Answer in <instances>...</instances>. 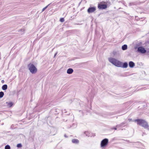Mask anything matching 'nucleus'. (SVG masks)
<instances>
[{"label": "nucleus", "mask_w": 149, "mask_h": 149, "mask_svg": "<svg viewBox=\"0 0 149 149\" xmlns=\"http://www.w3.org/2000/svg\"><path fill=\"white\" fill-rule=\"evenodd\" d=\"M109 61L110 63L118 67L126 68L128 66V65L127 62H125L123 63L122 62L114 58L110 57L109 58Z\"/></svg>", "instance_id": "obj_1"}, {"label": "nucleus", "mask_w": 149, "mask_h": 149, "mask_svg": "<svg viewBox=\"0 0 149 149\" xmlns=\"http://www.w3.org/2000/svg\"><path fill=\"white\" fill-rule=\"evenodd\" d=\"M135 122H137V124L142 126L144 128L149 130V125L148 123L145 120L142 119H137L134 120Z\"/></svg>", "instance_id": "obj_2"}, {"label": "nucleus", "mask_w": 149, "mask_h": 149, "mask_svg": "<svg viewBox=\"0 0 149 149\" xmlns=\"http://www.w3.org/2000/svg\"><path fill=\"white\" fill-rule=\"evenodd\" d=\"M29 70L32 74L36 73L37 71V69L35 66L33 64L30 63L28 65Z\"/></svg>", "instance_id": "obj_3"}, {"label": "nucleus", "mask_w": 149, "mask_h": 149, "mask_svg": "<svg viewBox=\"0 0 149 149\" xmlns=\"http://www.w3.org/2000/svg\"><path fill=\"white\" fill-rule=\"evenodd\" d=\"M136 46L135 47V49H137V52L143 54H145L146 52V50L143 46L137 47V46L138 45L137 44L136 45Z\"/></svg>", "instance_id": "obj_4"}, {"label": "nucleus", "mask_w": 149, "mask_h": 149, "mask_svg": "<svg viewBox=\"0 0 149 149\" xmlns=\"http://www.w3.org/2000/svg\"><path fill=\"white\" fill-rule=\"evenodd\" d=\"M97 7L99 9H105L107 8V5L106 4H102V2L98 3Z\"/></svg>", "instance_id": "obj_5"}, {"label": "nucleus", "mask_w": 149, "mask_h": 149, "mask_svg": "<svg viewBox=\"0 0 149 149\" xmlns=\"http://www.w3.org/2000/svg\"><path fill=\"white\" fill-rule=\"evenodd\" d=\"M108 142V140L107 139H103L101 142V146L102 147H104L107 145Z\"/></svg>", "instance_id": "obj_6"}, {"label": "nucleus", "mask_w": 149, "mask_h": 149, "mask_svg": "<svg viewBox=\"0 0 149 149\" xmlns=\"http://www.w3.org/2000/svg\"><path fill=\"white\" fill-rule=\"evenodd\" d=\"M96 9V8L95 7H90L88 9L87 12L89 13H92L94 12Z\"/></svg>", "instance_id": "obj_7"}, {"label": "nucleus", "mask_w": 149, "mask_h": 149, "mask_svg": "<svg viewBox=\"0 0 149 149\" xmlns=\"http://www.w3.org/2000/svg\"><path fill=\"white\" fill-rule=\"evenodd\" d=\"M129 67L130 68H133L135 65V64L132 61H130L129 62Z\"/></svg>", "instance_id": "obj_8"}, {"label": "nucleus", "mask_w": 149, "mask_h": 149, "mask_svg": "<svg viewBox=\"0 0 149 149\" xmlns=\"http://www.w3.org/2000/svg\"><path fill=\"white\" fill-rule=\"evenodd\" d=\"M73 70L72 69L69 68L67 70V72L68 74H70L73 73Z\"/></svg>", "instance_id": "obj_9"}, {"label": "nucleus", "mask_w": 149, "mask_h": 149, "mask_svg": "<svg viewBox=\"0 0 149 149\" xmlns=\"http://www.w3.org/2000/svg\"><path fill=\"white\" fill-rule=\"evenodd\" d=\"M72 142L75 144H78L79 143V141L77 139H73L72 140Z\"/></svg>", "instance_id": "obj_10"}, {"label": "nucleus", "mask_w": 149, "mask_h": 149, "mask_svg": "<svg viewBox=\"0 0 149 149\" xmlns=\"http://www.w3.org/2000/svg\"><path fill=\"white\" fill-rule=\"evenodd\" d=\"M6 104H7V106H8L9 107H11L12 106L13 104V103L12 102H6Z\"/></svg>", "instance_id": "obj_11"}, {"label": "nucleus", "mask_w": 149, "mask_h": 149, "mask_svg": "<svg viewBox=\"0 0 149 149\" xmlns=\"http://www.w3.org/2000/svg\"><path fill=\"white\" fill-rule=\"evenodd\" d=\"M8 86L6 84L3 85L2 87V89L3 90H6L7 89Z\"/></svg>", "instance_id": "obj_12"}, {"label": "nucleus", "mask_w": 149, "mask_h": 149, "mask_svg": "<svg viewBox=\"0 0 149 149\" xmlns=\"http://www.w3.org/2000/svg\"><path fill=\"white\" fill-rule=\"evenodd\" d=\"M127 45H124L122 46V49L123 50H125L127 49Z\"/></svg>", "instance_id": "obj_13"}, {"label": "nucleus", "mask_w": 149, "mask_h": 149, "mask_svg": "<svg viewBox=\"0 0 149 149\" xmlns=\"http://www.w3.org/2000/svg\"><path fill=\"white\" fill-rule=\"evenodd\" d=\"M140 3H137L136 2H132L130 3L129 5L130 6H132L134 5H136L137 4H140Z\"/></svg>", "instance_id": "obj_14"}, {"label": "nucleus", "mask_w": 149, "mask_h": 149, "mask_svg": "<svg viewBox=\"0 0 149 149\" xmlns=\"http://www.w3.org/2000/svg\"><path fill=\"white\" fill-rule=\"evenodd\" d=\"M125 123H122L120 124L117 125H116V127H122L123 126V125Z\"/></svg>", "instance_id": "obj_15"}, {"label": "nucleus", "mask_w": 149, "mask_h": 149, "mask_svg": "<svg viewBox=\"0 0 149 149\" xmlns=\"http://www.w3.org/2000/svg\"><path fill=\"white\" fill-rule=\"evenodd\" d=\"M4 95L3 92L1 91L0 92V98H2Z\"/></svg>", "instance_id": "obj_16"}, {"label": "nucleus", "mask_w": 149, "mask_h": 149, "mask_svg": "<svg viewBox=\"0 0 149 149\" xmlns=\"http://www.w3.org/2000/svg\"><path fill=\"white\" fill-rule=\"evenodd\" d=\"M5 149H10V147L9 145H7L5 146Z\"/></svg>", "instance_id": "obj_17"}, {"label": "nucleus", "mask_w": 149, "mask_h": 149, "mask_svg": "<svg viewBox=\"0 0 149 149\" xmlns=\"http://www.w3.org/2000/svg\"><path fill=\"white\" fill-rule=\"evenodd\" d=\"M51 4V3L49 4L48 5L46 6L45 7L43 8L42 10V12L44 11L48 7V6Z\"/></svg>", "instance_id": "obj_18"}, {"label": "nucleus", "mask_w": 149, "mask_h": 149, "mask_svg": "<svg viewBox=\"0 0 149 149\" xmlns=\"http://www.w3.org/2000/svg\"><path fill=\"white\" fill-rule=\"evenodd\" d=\"M16 146L18 148H20L22 147V146L21 143H19Z\"/></svg>", "instance_id": "obj_19"}, {"label": "nucleus", "mask_w": 149, "mask_h": 149, "mask_svg": "<svg viewBox=\"0 0 149 149\" xmlns=\"http://www.w3.org/2000/svg\"><path fill=\"white\" fill-rule=\"evenodd\" d=\"M84 133L86 136H89L90 135V133L88 132H85Z\"/></svg>", "instance_id": "obj_20"}, {"label": "nucleus", "mask_w": 149, "mask_h": 149, "mask_svg": "<svg viewBox=\"0 0 149 149\" xmlns=\"http://www.w3.org/2000/svg\"><path fill=\"white\" fill-rule=\"evenodd\" d=\"M60 21L61 22H63L64 21V19L63 18H61L60 20Z\"/></svg>", "instance_id": "obj_21"}, {"label": "nucleus", "mask_w": 149, "mask_h": 149, "mask_svg": "<svg viewBox=\"0 0 149 149\" xmlns=\"http://www.w3.org/2000/svg\"><path fill=\"white\" fill-rule=\"evenodd\" d=\"M111 129V130H113V129H114L115 130H117V128L116 127H112Z\"/></svg>", "instance_id": "obj_22"}, {"label": "nucleus", "mask_w": 149, "mask_h": 149, "mask_svg": "<svg viewBox=\"0 0 149 149\" xmlns=\"http://www.w3.org/2000/svg\"><path fill=\"white\" fill-rule=\"evenodd\" d=\"M24 30L23 29H20L19 31H24Z\"/></svg>", "instance_id": "obj_23"}, {"label": "nucleus", "mask_w": 149, "mask_h": 149, "mask_svg": "<svg viewBox=\"0 0 149 149\" xmlns=\"http://www.w3.org/2000/svg\"><path fill=\"white\" fill-rule=\"evenodd\" d=\"M57 52H56V53L54 54V57H55L56 56V54H57Z\"/></svg>", "instance_id": "obj_24"}, {"label": "nucleus", "mask_w": 149, "mask_h": 149, "mask_svg": "<svg viewBox=\"0 0 149 149\" xmlns=\"http://www.w3.org/2000/svg\"><path fill=\"white\" fill-rule=\"evenodd\" d=\"M1 82H2V83H4V80H2L1 81Z\"/></svg>", "instance_id": "obj_25"}, {"label": "nucleus", "mask_w": 149, "mask_h": 149, "mask_svg": "<svg viewBox=\"0 0 149 149\" xmlns=\"http://www.w3.org/2000/svg\"><path fill=\"white\" fill-rule=\"evenodd\" d=\"M64 136L65 137H66V138H67L68 137L66 135V134H65L64 135Z\"/></svg>", "instance_id": "obj_26"}, {"label": "nucleus", "mask_w": 149, "mask_h": 149, "mask_svg": "<svg viewBox=\"0 0 149 149\" xmlns=\"http://www.w3.org/2000/svg\"><path fill=\"white\" fill-rule=\"evenodd\" d=\"M129 120H130V121H131L132 120V119H129Z\"/></svg>", "instance_id": "obj_27"}, {"label": "nucleus", "mask_w": 149, "mask_h": 149, "mask_svg": "<svg viewBox=\"0 0 149 149\" xmlns=\"http://www.w3.org/2000/svg\"><path fill=\"white\" fill-rule=\"evenodd\" d=\"M127 141L128 142H129V141H127Z\"/></svg>", "instance_id": "obj_28"}]
</instances>
